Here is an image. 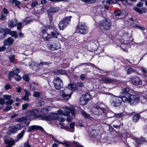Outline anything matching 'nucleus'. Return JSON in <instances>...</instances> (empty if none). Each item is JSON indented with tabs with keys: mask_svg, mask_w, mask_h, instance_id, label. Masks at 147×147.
<instances>
[{
	"mask_svg": "<svg viewBox=\"0 0 147 147\" xmlns=\"http://www.w3.org/2000/svg\"><path fill=\"white\" fill-rule=\"evenodd\" d=\"M120 96H115L111 104L115 107H119L121 105L122 101L128 102L132 105H136L139 102L140 99L139 95L135 93L131 94L130 93L123 94Z\"/></svg>",
	"mask_w": 147,
	"mask_h": 147,
	"instance_id": "nucleus-1",
	"label": "nucleus"
},
{
	"mask_svg": "<svg viewBox=\"0 0 147 147\" xmlns=\"http://www.w3.org/2000/svg\"><path fill=\"white\" fill-rule=\"evenodd\" d=\"M38 110L34 109L27 111L26 115L31 119H39L46 120H50V118L47 114L38 115Z\"/></svg>",
	"mask_w": 147,
	"mask_h": 147,
	"instance_id": "nucleus-2",
	"label": "nucleus"
},
{
	"mask_svg": "<svg viewBox=\"0 0 147 147\" xmlns=\"http://www.w3.org/2000/svg\"><path fill=\"white\" fill-rule=\"evenodd\" d=\"M68 86L60 93L61 95L66 100H68L70 98L71 95L73 93V90H78L77 85L74 84H69Z\"/></svg>",
	"mask_w": 147,
	"mask_h": 147,
	"instance_id": "nucleus-3",
	"label": "nucleus"
},
{
	"mask_svg": "<svg viewBox=\"0 0 147 147\" xmlns=\"http://www.w3.org/2000/svg\"><path fill=\"white\" fill-rule=\"evenodd\" d=\"M49 29L51 31L50 33H47V37L44 38L47 40H49L50 39L57 38L59 35V31L56 27L53 26H49Z\"/></svg>",
	"mask_w": 147,
	"mask_h": 147,
	"instance_id": "nucleus-4",
	"label": "nucleus"
},
{
	"mask_svg": "<svg viewBox=\"0 0 147 147\" xmlns=\"http://www.w3.org/2000/svg\"><path fill=\"white\" fill-rule=\"evenodd\" d=\"M111 26V22L109 20L105 19L99 21L98 26L99 29L102 30H109Z\"/></svg>",
	"mask_w": 147,
	"mask_h": 147,
	"instance_id": "nucleus-5",
	"label": "nucleus"
},
{
	"mask_svg": "<svg viewBox=\"0 0 147 147\" xmlns=\"http://www.w3.org/2000/svg\"><path fill=\"white\" fill-rule=\"evenodd\" d=\"M88 30V28L86 24L83 22H79L76 28L77 33L81 34H87Z\"/></svg>",
	"mask_w": 147,
	"mask_h": 147,
	"instance_id": "nucleus-6",
	"label": "nucleus"
},
{
	"mask_svg": "<svg viewBox=\"0 0 147 147\" xmlns=\"http://www.w3.org/2000/svg\"><path fill=\"white\" fill-rule=\"evenodd\" d=\"M103 106L104 105L101 103H97L92 108L93 112L94 114L96 115H100L103 113L105 109L103 107Z\"/></svg>",
	"mask_w": 147,
	"mask_h": 147,
	"instance_id": "nucleus-7",
	"label": "nucleus"
},
{
	"mask_svg": "<svg viewBox=\"0 0 147 147\" xmlns=\"http://www.w3.org/2000/svg\"><path fill=\"white\" fill-rule=\"evenodd\" d=\"M71 17V16L66 17L59 22V26L60 30H63L66 27L69 25Z\"/></svg>",
	"mask_w": 147,
	"mask_h": 147,
	"instance_id": "nucleus-8",
	"label": "nucleus"
},
{
	"mask_svg": "<svg viewBox=\"0 0 147 147\" xmlns=\"http://www.w3.org/2000/svg\"><path fill=\"white\" fill-rule=\"evenodd\" d=\"M100 134L99 130L93 129L90 132L89 135L94 141H96L99 139Z\"/></svg>",
	"mask_w": 147,
	"mask_h": 147,
	"instance_id": "nucleus-9",
	"label": "nucleus"
},
{
	"mask_svg": "<svg viewBox=\"0 0 147 147\" xmlns=\"http://www.w3.org/2000/svg\"><path fill=\"white\" fill-rule=\"evenodd\" d=\"M53 82L55 88L57 90L60 89L63 86V81L59 77H57Z\"/></svg>",
	"mask_w": 147,
	"mask_h": 147,
	"instance_id": "nucleus-10",
	"label": "nucleus"
},
{
	"mask_svg": "<svg viewBox=\"0 0 147 147\" xmlns=\"http://www.w3.org/2000/svg\"><path fill=\"white\" fill-rule=\"evenodd\" d=\"M10 32V30L8 28L4 29L0 28V39L4 38L6 35L9 34Z\"/></svg>",
	"mask_w": 147,
	"mask_h": 147,
	"instance_id": "nucleus-11",
	"label": "nucleus"
},
{
	"mask_svg": "<svg viewBox=\"0 0 147 147\" xmlns=\"http://www.w3.org/2000/svg\"><path fill=\"white\" fill-rule=\"evenodd\" d=\"M70 112L73 115H76V110L74 108H67L66 110L63 111V115L64 116H68L69 115Z\"/></svg>",
	"mask_w": 147,
	"mask_h": 147,
	"instance_id": "nucleus-12",
	"label": "nucleus"
},
{
	"mask_svg": "<svg viewBox=\"0 0 147 147\" xmlns=\"http://www.w3.org/2000/svg\"><path fill=\"white\" fill-rule=\"evenodd\" d=\"M50 135L52 137V140L53 141L61 144L66 147H70L73 145V143L69 141H64L63 142H59L53 135Z\"/></svg>",
	"mask_w": 147,
	"mask_h": 147,
	"instance_id": "nucleus-13",
	"label": "nucleus"
},
{
	"mask_svg": "<svg viewBox=\"0 0 147 147\" xmlns=\"http://www.w3.org/2000/svg\"><path fill=\"white\" fill-rule=\"evenodd\" d=\"M21 125L20 124H17L10 128L9 131L10 133L14 134L21 129Z\"/></svg>",
	"mask_w": 147,
	"mask_h": 147,
	"instance_id": "nucleus-14",
	"label": "nucleus"
},
{
	"mask_svg": "<svg viewBox=\"0 0 147 147\" xmlns=\"http://www.w3.org/2000/svg\"><path fill=\"white\" fill-rule=\"evenodd\" d=\"M28 130L27 131L28 132H30L32 131L35 130H38L43 131H45L42 127L39 125H33L28 127Z\"/></svg>",
	"mask_w": 147,
	"mask_h": 147,
	"instance_id": "nucleus-15",
	"label": "nucleus"
},
{
	"mask_svg": "<svg viewBox=\"0 0 147 147\" xmlns=\"http://www.w3.org/2000/svg\"><path fill=\"white\" fill-rule=\"evenodd\" d=\"M131 79L132 84L135 85H138L141 81V80L138 76L133 77Z\"/></svg>",
	"mask_w": 147,
	"mask_h": 147,
	"instance_id": "nucleus-16",
	"label": "nucleus"
},
{
	"mask_svg": "<svg viewBox=\"0 0 147 147\" xmlns=\"http://www.w3.org/2000/svg\"><path fill=\"white\" fill-rule=\"evenodd\" d=\"M50 119V120H46V121H48L51 120H58L60 122H63L65 120V119L63 117H60L59 116H57L56 115H54V116H53V117L51 118V116H49Z\"/></svg>",
	"mask_w": 147,
	"mask_h": 147,
	"instance_id": "nucleus-17",
	"label": "nucleus"
},
{
	"mask_svg": "<svg viewBox=\"0 0 147 147\" xmlns=\"http://www.w3.org/2000/svg\"><path fill=\"white\" fill-rule=\"evenodd\" d=\"M17 20L16 19H13L12 20H9L8 23V27L11 28L17 26Z\"/></svg>",
	"mask_w": 147,
	"mask_h": 147,
	"instance_id": "nucleus-18",
	"label": "nucleus"
},
{
	"mask_svg": "<svg viewBox=\"0 0 147 147\" xmlns=\"http://www.w3.org/2000/svg\"><path fill=\"white\" fill-rule=\"evenodd\" d=\"M135 141L137 143L138 146L144 144L145 142H146V139L145 138L142 137L136 138Z\"/></svg>",
	"mask_w": 147,
	"mask_h": 147,
	"instance_id": "nucleus-19",
	"label": "nucleus"
},
{
	"mask_svg": "<svg viewBox=\"0 0 147 147\" xmlns=\"http://www.w3.org/2000/svg\"><path fill=\"white\" fill-rule=\"evenodd\" d=\"M60 47V44L58 42H57L53 44H51L49 47V49L53 51L57 50Z\"/></svg>",
	"mask_w": 147,
	"mask_h": 147,
	"instance_id": "nucleus-20",
	"label": "nucleus"
},
{
	"mask_svg": "<svg viewBox=\"0 0 147 147\" xmlns=\"http://www.w3.org/2000/svg\"><path fill=\"white\" fill-rule=\"evenodd\" d=\"M13 42V39L11 37H10L4 41V45L5 46H10L11 45Z\"/></svg>",
	"mask_w": 147,
	"mask_h": 147,
	"instance_id": "nucleus-21",
	"label": "nucleus"
},
{
	"mask_svg": "<svg viewBox=\"0 0 147 147\" xmlns=\"http://www.w3.org/2000/svg\"><path fill=\"white\" fill-rule=\"evenodd\" d=\"M3 12L2 13L0 19L2 20H4L6 19V16L8 15L9 13L7 9L5 8H4L3 9Z\"/></svg>",
	"mask_w": 147,
	"mask_h": 147,
	"instance_id": "nucleus-22",
	"label": "nucleus"
},
{
	"mask_svg": "<svg viewBox=\"0 0 147 147\" xmlns=\"http://www.w3.org/2000/svg\"><path fill=\"white\" fill-rule=\"evenodd\" d=\"M59 9L58 7H51L48 9L47 11L49 13H54L57 12Z\"/></svg>",
	"mask_w": 147,
	"mask_h": 147,
	"instance_id": "nucleus-23",
	"label": "nucleus"
},
{
	"mask_svg": "<svg viewBox=\"0 0 147 147\" xmlns=\"http://www.w3.org/2000/svg\"><path fill=\"white\" fill-rule=\"evenodd\" d=\"M49 26H45V27L42 28L41 29V31L42 33V37L45 40V38L44 37H47V29H49Z\"/></svg>",
	"mask_w": 147,
	"mask_h": 147,
	"instance_id": "nucleus-24",
	"label": "nucleus"
},
{
	"mask_svg": "<svg viewBox=\"0 0 147 147\" xmlns=\"http://www.w3.org/2000/svg\"><path fill=\"white\" fill-rule=\"evenodd\" d=\"M102 81L106 83H113L115 82V80L114 79L110 78H105L102 79Z\"/></svg>",
	"mask_w": 147,
	"mask_h": 147,
	"instance_id": "nucleus-25",
	"label": "nucleus"
},
{
	"mask_svg": "<svg viewBox=\"0 0 147 147\" xmlns=\"http://www.w3.org/2000/svg\"><path fill=\"white\" fill-rule=\"evenodd\" d=\"M5 143L7 145L5 147H11L15 144V142L13 140H7L5 141Z\"/></svg>",
	"mask_w": 147,
	"mask_h": 147,
	"instance_id": "nucleus-26",
	"label": "nucleus"
},
{
	"mask_svg": "<svg viewBox=\"0 0 147 147\" xmlns=\"http://www.w3.org/2000/svg\"><path fill=\"white\" fill-rule=\"evenodd\" d=\"M28 117L26 116L22 117L20 118L16 119L14 120L15 121L17 122H23L26 123V120L27 119Z\"/></svg>",
	"mask_w": 147,
	"mask_h": 147,
	"instance_id": "nucleus-27",
	"label": "nucleus"
},
{
	"mask_svg": "<svg viewBox=\"0 0 147 147\" xmlns=\"http://www.w3.org/2000/svg\"><path fill=\"white\" fill-rule=\"evenodd\" d=\"M140 117V115L138 114H136L133 115L132 120L134 122H137L138 121Z\"/></svg>",
	"mask_w": 147,
	"mask_h": 147,
	"instance_id": "nucleus-28",
	"label": "nucleus"
},
{
	"mask_svg": "<svg viewBox=\"0 0 147 147\" xmlns=\"http://www.w3.org/2000/svg\"><path fill=\"white\" fill-rule=\"evenodd\" d=\"M25 132V130H23L19 134L17 135V140H16V142L18 141V140L21 139L23 137Z\"/></svg>",
	"mask_w": 147,
	"mask_h": 147,
	"instance_id": "nucleus-29",
	"label": "nucleus"
},
{
	"mask_svg": "<svg viewBox=\"0 0 147 147\" xmlns=\"http://www.w3.org/2000/svg\"><path fill=\"white\" fill-rule=\"evenodd\" d=\"M129 88L128 86H127L125 88H123L122 89V91L121 92V94L120 96H121V95H123V94L129 93L127 92H129Z\"/></svg>",
	"mask_w": 147,
	"mask_h": 147,
	"instance_id": "nucleus-30",
	"label": "nucleus"
},
{
	"mask_svg": "<svg viewBox=\"0 0 147 147\" xmlns=\"http://www.w3.org/2000/svg\"><path fill=\"white\" fill-rule=\"evenodd\" d=\"M135 9L136 10V11L137 12L140 14L145 13L147 10L144 7H143L141 9H138L136 8H135Z\"/></svg>",
	"mask_w": 147,
	"mask_h": 147,
	"instance_id": "nucleus-31",
	"label": "nucleus"
},
{
	"mask_svg": "<svg viewBox=\"0 0 147 147\" xmlns=\"http://www.w3.org/2000/svg\"><path fill=\"white\" fill-rule=\"evenodd\" d=\"M82 96L87 101H89L91 97V95L89 93H87Z\"/></svg>",
	"mask_w": 147,
	"mask_h": 147,
	"instance_id": "nucleus-32",
	"label": "nucleus"
},
{
	"mask_svg": "<svg viewBox=\"0 0 147 147\" xmlns=\"http://www.w3.org/2000/svg\"><path fill=\"white\" fill-rule=\"evenodd\" d=\"M55 73L57 74H66L67 72L65 70L61 69L60 70H56L55 71Z\"/></svg>",
	"mask_w": 147,
	"mask_h": 147,
	"instance_id": "nucleus-33",
	"label": "nucleus"
},
{
	"mask_svg": "<svg viewBox=\"0 0 147 147\" xmlns=\"http://www.w3.org/2000/svg\"><path fill=\"white\" fill-rule=\"evenodd\" d=\"M75 123L74 122H72L69 124L70 127L68 128V130L69 131L74 132V127Z\"/></svg>",
	"mask_w": 147,
	"mask_h": 147,
	"instance_id": "nucleus-34",
	"label": "nucleus"
},
{
	"mask_svg": "<svg viewBox=\"0 0 147 147\" xmlns=\"http://www.w3.org/2000/svg\"><path fill=\"white\" fill-rule=\"evenodd\" d=\"M63 111L61 109H59L58 111L56 112V113L55 114H53V115H48V116H51V118L53 117V116H54V115H56L57 116H60L61 115H63Z\"/></svg>",
	"mask_w": 147,
	"mask_h": 147,
	"instance_id": "nucleus-35",
	"label": "nucleus"
},
{
	"mask_svg": "<svg viewBox=\"0 0 147 147\" xmlns=\"http://www.w3.org/2000/svg\"><path fill=\"white\" fill-rule=\"evenodd\" d=\"M87 101L82 96L80 98V103L82 105H85L87 103Z\"/></svg>",
	"mask_w": 147,
	"mask_h": 147,
	"instance_id": "nucleus-36",
	"label": "nucleus"
},
{
	"mask_svg": "<svg viewBox=\"0 0 147 147\" xmlns=\"http://www.w3.org/2000/svg\"><path fill=\"white\" fill-rule=\"evenodd\" d=\"M96 142H106V139L105 138H104V137L102 138V135H101L100 134V137L99 139L96 140Z\"/></svg>",
	"mask_w": 147,
	"mask_h": 147,
	"instance_id": "nucleus-37",
	"label": "nucleus"
},
{
	"mask_svg": "<svg viewBox=\"0 0 147 147\" xmlns=\"http://www.w3.org/2000/svg\"><path fill=\"white\" fill-rule=\"evenodd\" d=\"M143 3L142 2H140L138 3L136 5V6L134 7V9L136 11V10L135 9V8H136L138 9H140L139 8V7H140L143 6Z\"/></svg>",
	"mask_w": 147,
	"mask_h": 147,
	"instance_id": "nucleus-38",
	"label": "nucleus"
},
{
	"mask_svg": "<svg viewBox=\"0 0 147 147\" xmlns=\"http://www.w3.org/2000/svg\"><path fill=\"white\" fill-rule=\"evenodd\" d=\"M31 21L30 19L29 18H26L23 20V23L24 24H26L29 23Z\"/></svg>",
	"mask_w": 147,
	"mask_h": 147,
	"instance_id": "nucleus-39",
	"label": "nucleus"
},
{
	"mask_svg": "<svg viewBox=\"0 0 147 147\" xmlns=\"http://www.w3.org/2000/svg\"><path fill=\"white\" fill-rule=\"evenodd\" d=\"M136 71L135 70L132 68L129 67L127 69V74H129L132 73H135Z\"/></svg>",
	"mask_w": 147,
	"mask_h": 147,
	"instance_id": "nucleus-40",
	"label": "nucleus"
},
{
	"mask_svg": "<svg viewBox=\"0 0 147 147\" xmlns=\"http://www.w3.org/2000/svg\"><path fill=\"white\" fill-rule=\"evenodd\" d=\"M11 34V36L14 37L15 38H16L18 37V35L16 32L14 31H11L10 30V32L9 34Z\"/></svg>",
	"mask_w": 147,
	"mask_h": 147,
	"instance_id": "nucleus-41",
	"label": "nucleus"
},
{
	"mask_svg": "<svg viewBox=\"0 0 147 147\" xmlns=\"http://www.w3.org/2000/svg\"><path fill=\"white\" fill-rule=\"evenodd\" d=\"M71 142L73 143V144L71 146H73V147H84L80 145L77 142L74 141Z\"/></svg>",
	"mask_w": 147,
	"mask_h": 147,
	"instance_id": "nucleus-42",
	"label": "nucleus"
},
{
	"mask_svg": "<svg viewBox=\"0 0 147 147\" xmlns=\"http://www.w3.org/2000/svg\"><path fill=\"white\" fill-rule=\"evenodd\" d=\"M20 70L18 68H13V71H12L14 75L18 74V73L20 72Z\"/></svg>",
	"mask_w": 147,
	"mask_h": 147,
	"instance_id": "nucleus-43",
	"label": "nucleus"
},
{
	"mask_svg": "<svg viewBox=\"0 0 147 147\" xmlns=\"http://www.w3.org/2000/svg\"><path fill=\"white\" fill-rule=\"evenodd\" d=\"M110 113L113 114L112 116H115L117 117H122L123 116L122 113H119L116 114L113 113V112H111Z\"/></svg>",
	"mask_w": 147,
	"mask_h": 147,
	"instance_id": "nucleus-44",
	"label": "nucleus"
},
{
	"mask_svg": "<svg viewBox=\"0 0 147 147\" xmlns=\"http://www.w3.org/2000/svg\"><path fill=\"white\" fill-rule=\"evenodd\" d=\"M9 80L11 81V78L13 77H14V74H13L12 71L9 72V74L8 75Z\"/></svg>",
	"mask_w": 147,
	"mask_h": 147,
	"instance_id": "nucleus-45",
	"label": "nucleus"
},
{
	"mask_svg": "<svg viewBox=\"0 0 147 147\" xmlns=\"http://www.w3.org/2000/svg\"><path fill=\"white\" fill-rule=\"evenodd\" d=\"M82 115L86 118L88 119L90 118V115L84 111H82Z\"/></svg>",
	"mask_w": 147,
	"mask_h": 147,
	"instance_id": "nucleus-46",
	"label": "nucleus"
},
{
	"mask_svg": "<svg viewBox=\"0 0 147 147\" xmlns=\"http://www.w3.org/2000/svg\"><path fill=\"white\" fill-rule=\"evenodd\" d=\"M9 59L11 62H13L15 61V56L14 55H10L9 56Z\"/></svg>",
	"mask_w": 147,
	"mask_h": 147,
	"instance_id": "nucleus-47",
	"label": "nucleus"
},
{
	"mask_svg": "<svg viewBox=\"0 0 147 147\" xmlns=\"http://www.w3.org/2000/svg\"><path fill=\"white\" fill-rule=\"evenodd\" d=\"M23 78L24 80L26 82H28L29 81V77L28 75H24L23 77Z\"/></svg>",
	"mask_w": 147,
	"mask_h": 147,
	"instance_id": "nucleus-48",
	"label": "nucleus"
},
{
	"mask_svg": "<svg viewBox=\"0 0 147 147\" xmlns=\"http://www.w3.org/2000/svg\"><path fill=\"white\" fill-rule=\"evenodd\" d=\"M33 96L34 97H40V94L39 92L34 91L33 93Z\"/></svg>",
	"mask_w": 147,
	"mask_h": 147,
	"instance_id": "nucleus-49",
	"label": "nucleus"
},
{
	"mask_svg": "<svg viewBox=\"0 0 147 147\" xmlns=\"http://www.w3.org/2000/svg\"><path fill=\"white\" fill-rule=\"evenodd\" d=\"M14 77L15 80L18 81H20L22 78L21 76L18 74L14 75Z\"/></svg>",
	"mask_w": 147,
	"mask_h": 147,
	"instance_id": "nucleus-50",
	"label": "nucleus"
},
{
	"mask_svg": "<svg viewBox=\"0 0 147 147\" xmlns=\"http://www.w3.org/2000/svg\"><path fill=\"white\" fill-rule=\"evenodd\" d=\"M51 64V63L50 62H41L39 63V65H48L49 64Z\"/></svg>",
	"mask_w": 147,
	"mask_h": 147,
	"instance_id": "nucleus-51",
	"label": "nucleus"
},
{
	"mask_svg": "<svg viewBox=\"0 0 147 147\" xmlns=\"http://www.w3.org/2000/svg\"><path fill=\"white\" fill-rule=\"evenodd\" d=\"M14 102L13 100L12 99H10L6 102L5 104L7 105H11Z\"/></svg>",
	"mask_w": 147,
	"mask_h": 147,
	"instance_id": "nucleus-52",
	"label": "nucleus"
},
{
	"mask_svg": "<svg viewBox=\"0 0 147 147\" xmlns=\"http://www.w3.org/2000/svg\"><path fill=\"white\" fill-rule=\"evenodd\" d=\"M29 104L28 103H26L22 105V109L23 110H24L26 109L27 108L29 107Z\"/></svg>",
	"mask_w": 147,
	"mask_h": 147,
	"instance_id": "nucleus-53",
	"label": "nucleus"
},
{
	"mask_svg": "<svg viewBox=\"0 0 147 147\" xmlns=\"http://www.w3.org/2000/svg\"><path fill=\"white\" fill-rule=\"evenodd\" d=\"M38 2L37 1H36L32 2L31 4V5L32 7H35L36 5H38Z\"/></svg>",
	"mask_w": 147,
	"mask_h": 147,
	"instance_id": "nucleus-54",
	"label": "nucleus"
},
{
	"mask_svg": "<svg viewBox=\"0 0 147 147\" xmlns=\"http://www.w3.org/2000/svg\"><path fill=\"white\" fill-rule=\"evenodd\" d=\"M3 98L5 99L8 100L11 98V95H4L3 96Z\"/></svg>",
	"mask_w": 147,
	"mask_h": 147,
	"instance_id": "nucleus-55",
	"label": "nucleus"
},
{
	"mask_svg": "<svg viewBox=\"0 0 147 147\" xmlns=\"http://www.w3.org/2000/svg\"><path fill=\"white\" fill-rule=\"evenodd\" d=\"M122 3L125 5H131V3H129L128 1L126 0H123L122 2Z\"/></svg>",
	"mask_w": 147,
	"mask_h": 147,
	"instance_id": "nucleus-56",
	"label": "nucleus"
},
{
	"mask_svg": "<svg viewBox=\"0 0 147 147\" xmlns=\"http://www.w3.org/2000/svg\"><path fill=\"white\" fill-rule=\"evenodd\" d=\"M17 28L18 30H20L22 28V23L21 22L17 23Z\"/></svg>",
	"mask_w": 147,
	"mask_h": 147,
	"instance_id": "nucleus-57",
	"label": "nucleus"
},
{
	"mask_svg": "<svg viewBox=\"0 0 147 147\" xmlns=\"http://www.w3.org/2000/svg\"><path fill=\"white\" fill-rule=\"evenodd\" d=\"M77 85L79 87H84V85L83 83L78 82L77 83Z\"/></svg>",
	"mask_w": 147,
	"mask_h": 147,
	"instance_id": "nucleus-58",
	"label": "nucleus"
},
{
	"mask_svg": "<svg viewBox=\"0 0 147 147\" xmlns=\"http://www.w3.org/2000/svg\"><path fill=\"white\" fill-rule=\"evenodd\" d=\"M49 18V20L50 23H51L53 22V16L52 15L50 14H48Z\"/></svg>",
	"mask_w": 147,
	"mask_h": 147,
	"instance_id": "nucleus-59",
	"label": "nucleus"
},
{
	"mask_svg": "<svg viewBox=\"0 0 147 147\" xmlns=\"http://www.w3.org/2000/svg\"><path fill=\"white\" fill-rule=\"evenodd\" d=\"M36 87V85L34 83H32L30 85V88L31 89L34 90L35 89Z\"/></svg>",
	"mask_w": 147,
	"mask_h": 147,
	"instance_id": "nucleus-60",
	"label": "nucleus"
},
{
	"mask_svg": "<svg viewBox=\"0 0 147 147\" xmlns=\"http://www.w3.org/2000/svg\"><path fill=\"white\" fill-rule=\"evenodd\" d=\"M22 99L25 101H26L28 102L29 101V99L28 98V96L26 95H24V96L22 97Z\"/></svg>",
	"mask_w": 147,
	"mask_h": 147,
	"instance_id": "nucleus-61",
	"label": "nucleus"
},
{
	"mask_svg": "<svg viewBox=\"0 0 147 147\" xmlns=\"http://www.w3.org/2000/svg\"><path fill=\"white\" fill-rule=\"evenodd\" d=\"M24 90L25 93V95H26V96H28L31 95L30 92L29 91H28L26 89H24Z\"/></svg>",
	"mask_w": 147,
	"mask_h": 147,
	"instance_id": "nucleus-62",
	"label": "nucleus"
},
{
	"mask_svg": "<svg viewBox=\"0 0 147 147\" xmlns=\"http://www.w3.org/2000/svg\"><path fill=\"white\" fill-rule=\"evenodd\" d=\"M141 70L142 71V72L143 73V75L147 72V69L146 68L142 67Z\"/></svg>",
	"mask_w": 147,
	"mask_h": 147,
	"instance_id": "nucleus-63",
	"label": "nucleus"
},
{
	"mask_svg": "<svg viewBox=\"0 0 147 147\" xmlns=\"http://www.w3.org/2000/svg\"><path fill=\"white\" fill-rule=\"evenodd\" d=\"M5 88L6 90H8L11 89V86L9 84H6L5 86Z\"/></svg>",
	"mask_w": 147,
	"mask_h": 147,
	"instance_id": "nucleus-64",
	"label": "nucleus"
}]
</instances>
